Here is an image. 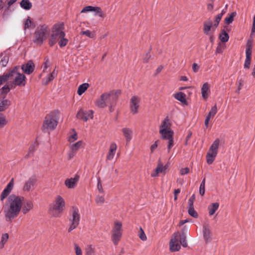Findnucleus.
Wrapping results in <instances>:
<instances>
[{
    "mask_svg": "<svg viewBox=\"0 0 255 255\" xmlns=\"http://www.w3.org/2000/svg\"><path fill=\"white\" fill-rule=\"evenodd\" d=\"M93 11L95 12V15H98L101 17H103L104 16V13L102 11L101 8L99 7H94V10Z\"/></svg>",
    "mask_w": 255,
    "mask_h": 255,
    "instance_id": "nucleus-42",
    "label": "nucleus"
},
{
    "mask_svg": "<svg viewBox=\"0 0 255 255\" xmlns=\"http://www.w3.org/2000/svg\"><path fill=\"white\" fill-rule=\"evenodd\" d=\"M62 25L55 24L52 29V33L49 40V44L53 46L60 37H65V34L62 30Z\"/></svg>",
    "mask_w": 255,
    "mask_h": 255,
    "instance_id": "nucleus-8",
    "label": "nucleus"
},
{
    "mask_svg": "<svg viewBox=\"0 0 255 255\" xmlns=\"http://www.w3.org/2000/svg\"><path fill=\"white\" fill-rule=\"evenodd\" d=\"M0 58V64L3 67L5 66L9 61L8 55L6 53H2Z\"/></svg>",
    "mask_w": 255,
    "mask_h": 255,
    "instance_id": "nucleus-29",
    "label": "nucleus"
},
{
    "mask_svg": "<svg viewBox=\"0 0 255 255\" xmlns=\"http://www.w3.org/2000/svg\"><path fill=\"white\" fill-rule=\"evenodd\" d=\"M138 236L140 240L143 241H146L147 239L146 236L145 235L143 230L141 227L139 228V233Z\"/></svg>",
    "mask_w": 255,
    "mask_h": 255,
    "instance_id": "nucleus-43",
    "label": "nucleus"
},
{
    "mask_svg": "<svg viewBox=\"0 0 255 255\" xmlns=\"http://www.w3.org/2000/svg\"><path fill=\"white\" fill-rule=\"evenodd\" d=\"M159 133L160 134L162 139L168 140L167 149L168 152H169L170 149L174 145L173 130L171 129L159 130Z\"/></svg>",
    "mask_w": 255,
    "mask_h": 255,
    "instance_id": "nucleus-10",
    "label": "nucleus"
},
{
    "mask_svg": "<svg viewBox=\"0 0 255 255\" xmlns=\"http://www.w3.org/2000/svg\"><path fill=\"white\" fill-rule=\"evenodd\" d=\"M50 33V28L46 24H40L34 33L33 41L37 45H41Z\"/></svg>",
    "mask_w": 255,
    "mask_h": 255,
    "instance_id": "nucleus-3",
    "label": "nucleus"
},
{
    "mask_svg": "<svg viewBox=\"0 0 255 255\" xmlns=\"http://www.w3.org/2000/svg\"><path fill=\"white\" fill-rule=\"evenodd\" d=\"M9 238V235L7 233L2 235L0 242L6 244Z\"/></svg>",
    "mask_w": 255,
    "mask_h": 255,
    "instance_id": "nucleus-47",
    "label": "nucleus"
},
{
    "mask_svg": "<svg viewBox=\"0 0 255 255\" xmlns=\"http://www.w3.org/2000/svg\"><path fill=\"white\" fill-rule=\"evenodd\" d=\"M105 202V199L103 196L97 195L96 198V202L97 204H102Z\"/></svg>",
    "mask_w": 255,
    "mask_h": 255,
    "instance_id": "nucleus-46",
    "label": "nucleus"
},
{
    "mask_svg": "<svg viewBox=\"0 0 255 255\" xmlns=\"http://www.w3.org/2000/svg\"><path fill=\"white\" fill-rule=\"evenodd\" d=\"M21 69L25 74L29 75L34 71V64L32 61L30 60L26 64L22 65Z\"/></svg>",
    "mask_w": 255,
    "mask_h": 255,
    "instance_id": "nucleus-18",
    "label": "nucleus"
},
{
    "mask_svg": "<svg viewBox=\"0 0 255 255\" xmlns=\"http://www.w3.org/2000/svg\"><path fill=\"white\" fill-rule=\"evenodd\" d=\"M35 143H34L33 144L31 145L29 148V150H28V154L26 155V157H27L31 153H32L34 150H35Z\"/></svg>",
    "mask_w": 255,
    "mask_h": 255,
    "instance_id": "nucleus-58",
    "label": "nucleus"
},
{
    "mask_svg": "<svg viewBox=\"0 0 255 255\" xmlns=\"http://www.w3.org/2000/svg\"><path fill=\"white\" fill-rule=\"evenodd\" d=\"M189 168H188V167H186V168H181L180 170V173L182 175H184L185 174H187L189 173Z\"/></svg>",
    "mask_w": 255,
    "mask_h": 255,
    "instance_id": "nucleus-61",
    "label": "nucleus"
},
{
    "mask_svg": "<svg viewBox=\"0 0 255 255\" xmlns=\"http://www.w3.org/2000/svg\"><path fill=\"white\" fill-rule=\"evenodd\" d=\"M167 167V165L163 166V165L161 163H158L157 166V167L155 169V173H152L151 174V176L152 177H155L159 173H165Z\"/></svg>",
    "mask_w": 255,
    "mask_h": 255,
    "instance_id": "nucleus-24",
    "label": "nucleus"
},
{
    "mask_svg": "<svg viewBox=\"0 0 255 255\" xmlns=\"http://www.w3.org/2000/svg\"><path fill=\"white\" fill-rule=\"evenodd\" d=\"M219 207V204L217 202L213 203L208 206V209L209 216L213 215Z\"/></svg>",
    "mask_w": 255,
    "mask_h": 255,
    "instance_id": "nucleus-26",
    "label": "nucleus"
},
{
    "mask_svg": "<svg viewBox=\"0 0 255 255\" xmlns=\"http://www.w3.org/2000/svg\"><path fill=\"white\" fill-rule=\"evenodd\" d=\"M219 38L223 42H227L229 39V36L227 32L225 30H223L220 34Z\"/></svg>",
    "mask_w": 255,
    "mask_h": 255,
    "instance_id": "nucleus-34",
    "label": "nucleus"
},
{
    "mask_svg": "<svg viewBox=\"0 0 255 255\" xmlns=\"http://www.w3.org/2000/svg\"><path fill=\"white\" fill-rule=\"evenodd\" d=\"M179 235V232L174 233L170 241L169 246L171 252H177L180 249L181 247L178 240Z\"/></svg>",
    "mask_w": 255,
    "mask_h": 255,
    "instance_id": "nucleus-12",
    "label": "nucleus"
},
{
    "mask_svg": "<svg viewBox=\"0 0 255 255\" xmlns=\"http://www.w3.org/2000/svg\"><path fill=\"white\" fill-rule=\"evenodd\" d=\"M120 91H117L116 92L113 91L109 93H107V95L109 97H105L106 100L107 105H110V110L112 112L113 111V106H114L116 103V101L117 100L119 95L120 94Z\"/></svg>",
    "mask_w": 255,
    "mask_h": 255,
    "instance_id": "nucleus-11",
    "label": "nucleus"
},
{
    "mask_svg": "<svg viewBox=\"0 0 255 255\" xmlns=\"http://www.w3.org/2000/svg\"><path fill=\"white\" fill-rule=\"evenodd\" d=\"M33 208V203L31 201H27L22 208V212L25 214Z\"/></svg>",
    "mask_w": 255,
    "mask_h": 255,
    "instance_id": "nucleus-32",
    "label": "nucleus"
},
{
    "mask_svg": "<svg viewBox=\"0 0 255 255\" xmlns=\"http://www.w3.org/2000/svg\"><path fill=\"white\" fill-rule=\"evenodd\" d=\"M209 85L208 83H205L201 88L202 96L204 99H207L208 96Z\"/></svg>",
    "mask_w": 255,
    "mask_h": 255,
    "instance_id": "nucleus-27",
    "label": "nucleus"
},
{
    "mask_svg": "<svg viewBox=\"0 0 255 255\" xmlns=\"http://www.w3.org/2000/svg\"><path fill=\"white\" fill-rule=\"evenodd\" d=\"M80 220V215L79 209L75 207H73L69 217V227L68 232H71L75 229L79 225Z\"/></svg>",
    "mask_w": 255,
    "mask_h": 255,
    "instance_id": "nucleus-6",
    "label": "nucleus"
},
{
    "mask_svg": "<svg viewBox=\"0 0 255 255\" xmlns=\"http://www.w3.org/2000/svg\"><path fill=\"white\" fill-rule=\"evenodd\" d=\"M97 189L100 193H104V190L103 189L102 183L99 178L98 179Z\"/></svg>",
    "mask_w": 255,
    "mask_h": 255,
    "instance_id": "nucleus-52",
    "label": "nucleus"
},
{
    "mask_svg": "<svg viewBox=\"0 0 255 255\" xmlns=\"http://www.w3.org/2000/svg\"><path fill=\"white\" fill-rule=\"evenodd\" d=\"M1 90L2 93L6 94L10 91V88L8 86L5 85L2 87Z\"/></svg>",
    "mask_w": 255,
    "mask_h": 255,
    "instance_id": "nucleus-62",
    "label": "nucleus"
},
{
    "mask_svg": "<svg viewBox=\"0 0 255 255\" xmlns=\"http://www.w3.org/2000/svg\"><path fill=\"white\" fill-rule=\"evenodd\" d=\"M188 231V228L187 226H184L181 230V233L180 235V236L181 237H186V235Z\"/></svg>",
    "mask_w": 255,
    "mask_h": 255,
    "instance_id": "nucleus-53",
    "label": "nucleus"
},
{
    "mask_svg": "<svg viewBox=\"0 0 255 255\" xmlns=\"http://www.w3.org/2000/svg\"><path fill=\"white\" fill-rule=\"evenodd\" d=\"M158 140L155 141L154 143L153 144H152L151 146H150V151L151 153H153L157 148L158 146Z\"/></svg>",
    "mask_w": 255,
    "mask_h": 255,
    "instance_id": "nucleus-56",
    "label": "nucleus"
},
{
    "mask_svg": "<svg viewBox=\"0 0 255 255\" xmlns=\"http://www.w3.org/2000/svg\"><path fill=\"white\" fill-rule=\"evenodd\" d=\"M215 29L213 27V22L210 19H208L204 22L203 32L205 35H210V31H214Z\"/></svg>",
    "mask_w": 255,
    "mask_h": 255,
    "instance_id": "nucleus-19",
    "label": "nucleus"
},
{
    "mask_svg": "<svg viewBox=\"0 0 255 255\" xmlns=\"http://www.w3.org/2000/svg\"><path fill=\"white\" fill-rule=\"evenodd\" d=\"M79 179L80 176L76 174L74 177L66 179L65 185L69 189H73L76 186Z\"/></svg>",
    "mask_w": 255,
    "mask_h": 255,
    "instance_id": "nucleus-17",
    "label": "nucleus"
},
{
    "mask_svg": "<svg viewBox=\"0 0 255 255\" xmlns=\"http://www.w3.org/2000/svg\"><path fill=\"white\" fill-rule=\"evenodd\" d=\"M252 46L251 44L249 43V41L248 42L246 50V58H250L251 59V56H252Z\"/></svg>",
    "mask_w": 255,
    "mask_h": 255,
    "instance_id": "nucleus-35",
    "label": "nucleus"
},
{
    "mask_svg": "<svg viewBox=\"0 0 255 255\" xmlns=\"http://www.w3.org/2000/svg\"><path fill=\"white\" fill-rule=\"evenodd\" d=\"M57 74L58 71L54 69L50 74H48L46 77L44 78L42 82V84L44 85H47L49 82L54 79V78L57 76Z\"/></svg>",
    "mask_w": 255,
    "mask_h": 255,
    "instance_id": "nucleus-21",
    "label": "nucleus"
},
{
    "mask_svg": "<svg viewBox=\"0 0 255 255\" xmlns=\"http://www.w3.org/2000/svg\"><path fill=\"white\" fill-rule=\"evenodd\" d=\"M6 123L5 117L2 115H0V128L3 127Z\"/></svg>",
    "mask_w": 255,
    "mask_h": 255,
    "instance_id": "nucleus-50",
    "label": "nucleus"
},
{
    "mask_svg": "<svg viewBox=\"0 0 255 255\" xmlns=\"http://www.w3.org/2000/svg\"><path fill=\"white\" fill-rule=\"evenodd\" d=\"M82 144V142L81 141H79L75 143L71 144L70 145L71 149L77 152V151L81 146Z\"/></svg>",
    "mask_w": 255,
    "mask_h": 255,
    "instance_id": "nucleus-37",
    "label": "nucleus"
},
{
    "mask_svg": "<svg viewBox=\"0 0 255 255\" xmlns=\"http://www.w3.org/2000/svg\"><path fill=\"white\" fill-rule=\"evenodd\" d=\"M94 112L92 110L83 111L80 110L77 114V118L87 122L89 119L93 118Z\"/></svg>",
    "mask_w": 255,
    "mask_h": 255,
    "instance_id": "nucleus-14",
    "label": "nucleus"
},
{
    "mask_svg": "<svg viewBox=\"0 0 255 255\" xmlns=\"http://www.w3.org/2000/svg\"><path fill=\"white\" fill-rule=\"evenodd\" d=\"M89 84L87 83H83L80 85L78 89L77 93L79 96L82 95L88 88Z\"/></svg>",
    "mask_w": 255,
    "mask_h": 255,
    "instance_id": "nucleus-30",
    "label": "nucleus"
},
{
    "mask_svg": "<svg viewBox=\"0 0 255 255\" xmlns=\"http://www.w3.org/2000/svg\"><path fill=\"white\" fill-rule=\"evenodd\" d=\"M81 34L82 35H85L90 38H92L94 35V34L89 30L82 31Z\"/></svg>",
    "mask_w": 255,
    "mask_h": 255,
    "instance_id": "nucleus-55",
    "label": "nucleus"
},
{
    "mask_svg": "<svg viewBox=\"0 0 255 255\" xmlns=\"http://www.w3.org/2000/svg\"><path fill=\"white\" fill-rule=\"evenodd\" d=\"M218 110L217 105H215L213 107H212L211 110L209 112L208 114L206 117H209L210 118H213L216 113H217Z\"/></svg>",
    "mask_w": 255,
    "mask_h": 255,
    "instance_id": "nucleus-36",
    "label": "nucleus"
},
{
    "mask_svg": "<svg viewBox=\"0 0 255 255\" xmlns=\"http://www.w3.org/2000/svg\"><path fill=\"white\" fill-rule=\"evenodd\" d=\"M77 138V134L75 133L72 135H71L69 138V140L72 142H74L75 140H76Z\"/></svg>",
    "mask_w": 255,
    "mask_h": 255,
    "instance_id": "nucleus-64",
    "label": "nucleus"
},
{
    "mask_svg": "<svg viewBox=\"0 0 255 255\" xmlns=\"http://www.w3.org/2000/svg\"><path fill=\"white\" fill-rule=\"evenodd\" d=\"M188 212L191 216L195 218L198 217V215L197 213L196 212V211L194 210V207H188Z\"/></svg>",
    "mask_w": 255,
    "mask_h": 255,
    "instance_id": "nucleus-41",
    "label": "nucleus"
},
{
    "mask_svg": "<svg viewBox=\"0 0 255 255\" xmlns=\"http://www.w3.org/2000/svg\"><path fill=\"white\" fill-rule=\"evenodd\" d=\"M203 236L206 244L209 243L212 240V232L209 225L206 224L203 226Z\"/></svg>",
    "mask_w": 255,
    "mask_h": 255,
    "instance_id": "nucleus-15",
    "label": "nucleus"
},
{
    "mask_svg": "<svg viewBox=\"0 0 255 255\" xmlns=\"http://www.w3.org/2000/svg\"><path fill=\"white\" fill-rule=\"evenodd\" d=\"M6 80H8V73L0 76V85Z\"/></svg>",
    "mask_w": 255,
    "mask_h": 255,
    "instance_id": "nucleus-57",
    "label": "nucleus"
},
{
    "mask_svg": "<svg viewBox=\"0 0 255 255\" xmlns=\"http://www.w3.org/2000/svg\"><path fill=\"white\" fill-rule=\"evenodd\" d=\"M180 243L183 247H187V243L186 242V237L180 236Z\"/></svg>",
    "mask_w": 255,
    "mask_h": 255,
    "instance_id": "nucleus-49",
    "label": "nucleus"
},
{
    "mask_svg": "<svg viewBox=\"0 0 255 255\" xmlns=\"http://www.w3.org/2000/svg\"><path fill=\"white\" fill-rule=\"evenodd\" d=\"M86 253L87 255H92L94 253V248L91 245L88 246L86 248Z\"/></svg>",
    "mask_w": 255,
    "mask_h": 255,
    "instance_id": "nucleus-48",
    "label": "nucleus"
},
{
    "mask_svg": "<svg viewBox=\"0 0 255 255\" xmlns=\"http://www.w3.org/2000/svg\"><path fill=\"white\" fill-rule=\"evenodd\" d=\"M109 97L107 95V93H104L102 94L100 98L98 99L96 101V106H98L99 108H104L106 106H107V103H106V100L105 97Z\"/></svg>",
    "mask_w": 255,
    "mask_h": 255,
    "instance_id": "nucleus-23",
    "label": "nucleus"
},
{
    "mask_svg": "<svg viewBox=\"0 0 255 255\" xmlns=\"http://www.w3.org/2000/svg\"><path fill=\"white\" fill-rule=\"evenodd\" d=\"M19 67L18 66L14 67L8 73V80H13L15 85L18 86H24L25 85V76L23 74L18 72Z\"/></svg>",
    "mask_w": 255,
    "mask_h": 255,
    "instance_id": "nucleus-4",
    "label": "nucleus"
},
{
    "mask_svg": "<svg viewBox=\"0 0 255 255\" xmlns=\"http://www.w3.org/2000/svg\"><path fill=\"white\" fill-rule=\"evenodd\" d=\"M31 24H32L31 21L30 20V19L29 18H28L25 21L24 28L26 29V28H29L31 26Z\"/></svg>",
    "mask_w": 255,
    "mask_h": 255,
    "instance_id": "nucleus-59",
    "label": "nucleus"
},
{
    "mask_svg": "<svg viewBox=\"0 0 255 255\" xmlns=\"http://www.w3.org/2000/svg\"><path fill=\"white\" fill-rule=\"evenodd\" d=\"M174 97L176 100L182 103H184L186 102L185 95L183 93H177L175 94Z\"/></svg>",
    "mask_w": 255,
    "mask_h": 255,
    "instance_id": "nucleus-33",
    "label": "nucleus"
},
{
    "mask_svg": "<svg viewBox=\"0 0 255 255\" xmlns=\"http://www.w3.org/2000/svg\"><path fill=\"white\" fill-rule=\"evenodd\" d=\"M251 59L246 58V60H245V63H244V68H245L249 69L250 68V64H251Z\"/></svg>",
    "mask_w": 255,
    "mask_h": 255,
    "instance_id": "nucleus-60",
    "label": "nucleus"
},
{
    "mask_svg": "<svg viewBox=\"0 0 255 255\" xmlns=\"http://www.w3.org/2000/svg\"><path fill=\"white\" fill-rule=\"evenodd\" d=\"M171 123L168 117H166L161 122L159 130L171 129Z\"/></svg>",
    "mask_w": 255,
    "mask_h": 255,
    "instance_id": "nucleus-25",
    "label": "nucleus"
},
{
    "mask_svg": "<svg viewBox=\"0 0 255 255\" xmlns=\"http://www.w3.org/2000/svg\"><path fill=\"white\" fill-rule=\"evenodd\" d=\"M10 102L8 100H4L0 102V112H2L6 109L10 105Z\"/></svg>",
    "mask_w": 255,
    "mask_h": 255,
    "instance_id": "nucleus-31",
    "label": "nucleus"
},
{
    "mask_svg": "<svg viewBox=\"0 0 255 255\" xmlns=\"http://www.w3.org/2000/svg\"><path fill=\"white\" fill-rule=\"evenodd\" d=\"M237 82L238 83V90L237 91V92L238 93H240V91L242 89V86L243 85V81L241 80H238L237 81Z\"/></svg>",
    "mask_w": 255,
    "mask_h": 255,
    "instance_id": "nucleus-63",
    "label": "nucleus"
},
{
    "mask_svg": "<svg viewBox=\"0 0 255 255\" xmlns=\"http://www.w3.org/2000/svg\"><path fill=\"white\" fill-rule=\"evenodd\" d=\"M21 208L22 198L15 194L9 196L3 209L6 221H11L17 217Z\"/></svg>",
    "mask_w": 255,
    "mask_h": 255,
    "instance_id": "nucleus-1",
    "label": "nucleus"
},
{
    "mask_svg": "<svg viewBox=\"0 0 255 255\" xmlns=\"http://www.w3.org/2000/svg\"><path fill=\"white\" fill-rule=\"evenodd\" d=\"M36 183V178L35 176L30 177L25 181L23 187V190L25 192H30L32 190Z\"/></svg>",
    "mask_w": 255,
    "mask_h": 255,
    "instance_id": "nucleus-16",
    "label": "nucleus"
},
{
    "mask_svg": "<svg viewBox=\"0 0 255 255\" xmlns=\"http://www.w3.org/2000/svg\"><path fill=\"white\" fill-rule=\"evenodd\" d=\"M117 148L116 144L115 142L111 143L109 151L107 155V159L111 160L113 159Z\"/></svg>",
    "mask_w": 255,
    "mask_h": 255,
    "instance_id": "nucleus-22",
    "label": "nucleus"
},
{
    "mask_svg": "<svg viewBox=\"0 0 255 255\" xmlns=\"http://www.w3.org/2000/svg\"><path fill=\"white\" fill-rule=\"evenodd\" d=\"M21 8L25 10H29L32 7V3L29 0H22L20 3Z\"/></svg>",
    "mask_w": 255,
    "mask_h": 255,
    "instance_id": "nucleus-28",
    "label": "nucleus"
},
{
    "mask_svg": "<svg viewBox=\"0 0 255 255\" xmlns=\"http://www.w3.org/2000/svg\"><path fill=\"white\" fill-rule=\"evenodd\" d=\"M65 206L64 199L60 195L55 197L53 203L50 205L49 209L53 213L55 217H59V214L62 212Z\"/></svg>",
    "mask_w": 255,
    "mask_h": 255,
    "instance_id": "nucleus-5",
    "label": "nucleus"
},
{
    "mask_svg": "<svg viewBox=\"0 0 255 255\" xmlns=\"http://www.w3.org/2000/svg\"><path fill=\"white\" fill-rule=\"evenodd\" d=\"M205 178H204L200 184L199 187V193L201 196H203L205 194Z\"/></svg>",
    "mask_w": 255,
    "mask_h": 255,
    "instance_id": "nucleus-39",
    "label": "nucleus"
},
{
    "mask_svg": "<svg viewBox=\"0 0 255 255\" xmlns=\"http://www.w3.org/2000/svg\"><path fill=\"white\" fill-rule=\"evenodd\" d=\"M140 99L139 97L133 96L130 100V109L131 113L134 115L137 113L139 107Z\"/></svg>",
    "mask_w": 255,
    "mask_h": 255,
    "instance_id": "nucleus-13",
    "label": "nucleus"
},
{
    "mask_svg": "<svg viewBox=\"0 0 255 255\" xmlns=\"http://www.w3.org/2000/svg\"><path fill=\"white\" fill-rule=\"evenodd\" d=\"M220 139L217 138L212 144L206 155L207 163L208 164L213 163L218 154L220 144Z\"/></svg>",
    "mask_w": 255,
    "mask_h": 255,
    "instance_id": "nucleus-7",
    "label": "nucleus"
},
{
    "mask_svg": "<svg viewBox=\"0 0 255 255\" xmlns=\"http://www.w3.org/2000/svg\"><path fill=\"white\" fill-rule=\"evenodd\" d=\"M122 223L120 222H115L114 227L112 229V239L113 244L117 245L122 236Z\"/></svg>",
    "mask_w": 255,
    "mask_h": 255,
    "instance_id": "nucleus-9",
    "label": "nucleus"
},
{
    "mask_svg": "<svg viewBox=\"0 0 255 255\" xmlns=\"http://www.w3.org/2000/svg\"><path fill=\"white\" fill-rule=\"evenodd\" d=\"M59 119V112L54 111L46 115L43 122L42 130L44 132L52 130L57 126Z\"/></svg>",
    "mask_w": 255,
    "mask_h": 255,
    "instance_id": "nucleus-2",
    "label": "nucleus"
},
{
    "mask_svg": "<svg viewBox=\"0 0 255 255\" xmlns=\"http://www.w3.org/2000/svg\"><path fill=\"white\" fill-rule=\"evenodd\" d=\"M94 7L92 6L88 5L85 6L82 10L81 13H86L87 12L93 11L94 10Z\"/></svg>",
    "mask_w": 255,
    "mask_h": 255,
    "instance_id": "nucleus-51",
    "label": "nucleus"
},
{
    "mask_svg": "<svg viewBox=\"0 0 255 255\" xmlns=\"http://www.w3.org/2000/svg\"><path fill=\"white\" fill-rule=\"evenodd\" d=\"M68 40L65 37H60L58 41V44L60 47L65 46L68 43Z\"/></svg>",
    "mask_w": 255,
    "mask_h": 255,
    "instance_id": "nucleus-40",
    "label": "nucleus"
},
{
    "mask_svg": "<svg viewBox=\"0 0 255 255\" xmlns=\"http://www.w3.org/2000/svg\"><path fill=\"white\" fill-rule=\"evenodd\" d=\"M236 12H232L230 14L229 17H226L225 19V23L228 24H229L231 23L233 21L234 18L236 16Z\"/></svg>",
    "mask_w": 255,
    "mask_h": 255,
    "instance_id": "nucleus-38",
    "label": "nucleus"
},
{
    "mask_svg": "<svg viewBox=\"0 0 255 255\" xmlns=\"http://www.w3.org/2000/svg\"><path fill=\"white\" fill-rule=\"evenodd\" d=\"M74 248L76 255H82V250L78 245L74 244Z\"/></svg>",
    "mask_w": 255,
    "mask_h": 255,
    "instance_id": "nucleus-54",
    "label": "nucleus"
},
{
    "mask_svg": "<svg viewBox=\"0 0 255 255\" xmlns=\"http://www.w3.org/2000/svg\"><path fill=\"white\" fill-rule=\"evenodd\" d=\"M9 194L10 192L4 188L1 193L0 200L1 201H3V200L9 195Z\"/></svg>",
    "mask_w": 255,
    "mask_h": 255,
    "instance_id": "nucleus-45",
    "label": "nucleus"
},
{
    "mask_svg": "<svg viewBox=\"0 0 255 255\" xmlns=\"http://www.w3.org/2000/svg\"><path fill=\"white\" fill-rule=\"evenodd\" d=\"M14 186V180L12 178L7 184L5 189L7 190L10 193L11 192Z\"/></svg>",
    "mask_w": 255,
    "mask_h": 255,
    "instance_id": "nucleus-44",
    "label": "nucleus"
},
{
    "mask_svg": "<svg viewBox=\"0 0 255 255\" xmlns=\"http://www.w3.org/2000/svg\"><path fill=\"white\" fill-rule=\"evenodd\" d=\"M122 133L127 143L129 142L132 138L133 130L129 128L125 127L122 129Z\"/></svg>",
    "mask_w": 255,
    "mask_h": 255,
    "instance_id": "nucleus-20",
    "label": "nucleus"
}]
</instances>
